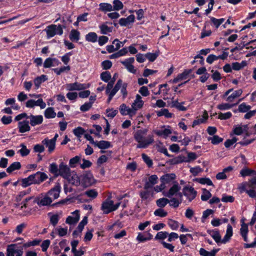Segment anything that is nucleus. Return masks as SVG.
I'll use <instances>...</instances> for the list:
<instances>
[{
  "label": "nucleus",
  "instance_id": "1",
  "mask_svg": "<svg viewBox=\"0 0 256 256\" xmlns=\"http://www.w3.org/2000/svg\"><path fill=\"white\" fill-rule=\"evenodd\" d=\"M148 132V130L147 128L138 130L134 132V139L138 143L136 148H146L154 142L152 135H148L147 137H146Z\"/></svg>",
  "mask_w": 256,
  "mask_h": 256
},
{
  "label": "nucleus",
  "instance_id": "2",
  "mask_svg": "<svg viewBox=\"0 0 256 256\" xmlns=\"http://www.w3.org/2000/svg\"><path fill=\"white\" fill-rule=\"evenodd\" d=\"M98 196V192L96 189H90L83 193L74 196H68L65 198V204L75 202L78 201L80 202H90L95 199Z\"/></svg>",
  "mask_w": 256,
  "mask_h": 256
},
{
  "label": "nucleus",
  "instance_id": "3",
  "mask_svg": "<svg viewBox=\"0 0 256 256\" xmlns=\"http://www.w3.org/2000/svg\"><path fill=\"white\" fill-rule=\"evenodd\" d=\"M65 180H66L68 183L76 186H80V176H78L76 172L71 170L68 166L65 164Z\"/></svg>",
  "mask_w": 256,
  "mask_h": 256
},
{
  "label": "nucleus",
  "instance_id": "4",
  "mask_svg": "<svg viewBox=\"0 0 256 256\" xmlns=\"http://www.w3.org/2000/svg\"><path fill=\"white\" fill-rule=\"evenodd\" d=\"M80 184L83 188H88L94 184L96 182L94 176L90 170H86L80 175Z\"/></svg>",
  "mask_w": 256,
  "mask_h": 256
},
{
  "label": "nucleus",
  "instance_id": "5",
  "mask_svg": "<svg viewBox=\"0 0 256 256\" xmlns=\"http://www.w3.org/2000/svg\"><path fill=\"white\" fill-rule=\"evenodd\" d=\"M50 172L53 174L54 178L60 176L64 178V162H62L59 166L56 163H52L49 167Z\"/></svg>",
  "mask_w": 256,
  "mask_h": 256
},
{
  "label": "nucleus",
  "instance_id": "6",
  "mask_svg": "<svg viewBox=\"0 0 256 256\" xmlns=\"http://www.w3.org/2000/svg\"><path fill=\"white\" fill-rule=\"evenodd\" d=\"M46 32L47 38H48L54 36L56 34L62 35L63 32L62 28L60 25L56 26L52 24L47 26L46 29Z\"/></svg>",
  "mask_w": 256,
  "mask_h": 256
},
{
  "label": "nucleus",
  "instance_id": "7",
  "mask_svg": "<svg viewBox=\"0 0 256 256\" xmlns=\"http://www.w3.org/2000/svg\"><path fill=\"white\" fill-rule=\"evenodd\" d=\"M90 84H80L78 82L74 83L68 84H66V88L68 90H86L90 88Z\"/></svg>",
  "mask_w": 256,
  "mask_h": 256
},
{
  "label": "nucleus",
  "instance_id": "8",
  "mask_svg": "<svg viewBox=\"0 0 256 256\" xmlns=\"http://www.w3.org/2000/svg\"><path fill=\"white\" fill-rule=\"evenodd\" d=\"M52 202V198L46 194L42 198L38 197L35 198L32 201V204H30V206H32L34 204H37L39 206H48Z\"/></svg>",
  "mask_w": 256,
  "mask_h": 256
},
{
  "label": "nucleus",
  "instance_id": "9",
  "mask_svg": "<svg viewBox=\"0 0 256 256\" xmlns=\"http://www.w3.org/2000/svg\"><path fill=\"white\" fill-rule=\"evenodd\" d=\"M183 194L190 202H192L196 197L197 192L192 186H186L183 188Z\"/></svg>",
  "mask_w": 256,
  "mask_h": 256
},
{
  "label": "nucleus",
  "instance_id": "10",
  "mask_svg": "<svg viewBox=\"0 0 256 256\" xmlns=\"http://www.w3.org/2000/svg\"><path fill=\"white\" fill-rule=\"evenodd\" d=\"M16 244H11L8 246L6 256H22L24 252L22 250H16Z\"/></svg>",
  "mask_w": 256,
  "mask_h": 256
},
{
  "label": "nucleus",
  "instance_id": "11",
  "mask_svg": "<svg viewBox=\"0 0 256 256\" xmlns=\"http://www.w3.org/2000/svg\"><path fill=\"white\" fill-rule=\"evenodd\" d=\"M31 176L34 182V184H40L48 178V176L44 172H38L31 174Z\"/></svg>",
  "mask_w": 256,
  "mask_h": 256
},
{
  "label": "nucleus",
  "instance_id": "12",
  "mask_svg": "<svg viewBox=\"0 0 256 256\" xmlns=\"http://www.w3.org/2000/svg\"><path fill=\"white\" fill-rule=\"evenodd\" d=\"M246 218H242L240 220L241 228H240V234L244 240L248 242V224L244 222Z\"/></svg>",
  "mask_w": 256,
  "mask_h": 256
},
{
  "label": "nucleus",
  "instance_id": "13",
  "mask_svg": "<svg viewBox=\"0 0 256 256\" xmlns=\"http://www.w3.org/2000/svg\"><path fill=\"white\" fill-rule=\"evenodd\" d=\"M26 106L27 108H33L35 106H38L40 108L43 109L46 108V104L43 101L42 98H39L37 100H30L26 102Z\"/></svg>",
  "mask_w": 256,
  "mask_h": 256
},
{
  "label": "nucleus",
  "instance_id": "14",
  "mask_svg": "<svg viewBox=\"0 0 256 256\" xmlns=\"http://www.w3.org/2000/svg\"><path fill=\"white\" fill-rule=\"evenodd\" d=\"M192 72V69H185L182 73L178 74L176 78L170 80V82L173 84H176L180 80H186Z\"/></svg>",
  "mask_w": 256,
  "mask_h": 256
},
{
  "label": "nucleus",
  "instance_id": "15",
  "mask_svg": "<svg viewBox=\"0 0 256 256\" xmlns=\"http://www.w3.org/2000/svg\"><path fill=\"white\" fill-rule=\"evenodd\" d=\"M60 186L59 184H56L53 188L50 189L47 193L46 194L52 198V200H54L59 197L60 193Z\"/></svg>",
  "mask_w": 256,
  "mask_h": 256
},
{
  "label": "nucleus",
  "instance_id": "16",
  "mask_svg": "<svg viewBox=\"0 0 256 256\" xmlns=\"http://www.w3.org/2000/svg\"><path fill=\"white\" fill-rule=\"evenodd\" d=\"M180 189L181 186H179L178 182L176 181H174L172 186L164 195L168 198H171L173 196H174L177 193V192H178Z\"/></svg>",
  "mask_w": 256,
  "mask_h": 256
},
{
  "label": "nucleus",
  "instance_id": "17",
  "mask_svg": "<svg viewBox=\"0 0 256 256\" xmlns=\"http://www.w3.org/2000/svg\"><path fill=\"white\" fill-rule=\"evenodd\" d=\"M28 119L30 120L29 123L32 126L39 125L43 122V117L42 115L34 116L31 114L28 116Z\"/></svg>",
  "mask_w": 256,
  "mask_h": 256
},
{
  "label": "nucleus",
  "instance_id": "18",
  "mask_svg": "<svg viewBox=\"0 0 256 256\" xmlns=\"http://www.w3.org/2000/svg\"><path fill=\"white\" fill-rule=\"evenodd\" d=\"M73 216H68L65 221L66 224H75L79 220L80 218V214H79V210H76L72 213Z\"/></svg>",
  "mask_w": 256,
  "mask_h": 256
},
{
  "label": "nucleus",
  "instance_id": "19",
  "mask_svg": "<svg viewBox=\"0 0 256 256\" xmlns=\"http://www.w3.org/2000/svg\"><path fill=\"white\" fill-rule=\"evenodd\" d=\"M112 200H106L102 202L101 206V210L103 211L104 214H108L112 212Z\"/></svg>",
  "mask_w": 256,
  "mask_h": 256
},
{
  "label": "nucleus",
  "instance_id": "20",
  "mask_svg": "<svg viewBox=\"0 0 256 256\" xmlns=\"http://www.w3.org/2000/svg\"><path fill=\"white\" fill-rule=\"evenodd\" d=\"M158 178L156 175L153 174L148 177V180L146 182L144 185V189L148 190L152 188L153 186L158 183Z\"/></svg>",
  "mask_w": 256,
  "mask_h": 256
},
{
  "label": "nucleus",
  "instance_id": "21",
  "mask_svg": "<svg viewBox=\"0 0 256 256\" xmlns=\"http://www.w3.org/2000/svg\"><path fill=\"white\" fill-rule=\"evenodd\" d=\"M94 146H98L99 148L102 150L100 151V153L102 154L106 152V151L102 150L107 149L110 148H112V146L110 142L104 140H102L99 142L96 141Z\"/></svg>",
  "mask_w": 256,
  "mask_h": 256
},
{
  "label": "nucleus",
  "instance_id": "22",
  "mask_svg": "<svg viewBox=\"0 0 256 256\" xmlns=\"http://www.w3.org/2000/svg\"><path fill=\"white\" fill-rule=\"evenodd\" d=\"M18 128L19 129V132L20 133H24L30 131V128L29 126V122L28 120H23L18 122Z\"/></svg>",
  "mask_w": 256,
  "mask_h": 256
},
{
  "label": "nucleus",
  "instance_id": "23",
  "mask_svg": "<svg viewBox=\"0 0 256 256\" xmlns=\"http://www.w3.org/2000/svg\"><path fill=\"white\" fill-rule=\"evenodd\" d=\"M207 232L210 235L216 243L219 246L221 237L219 230L217 229L212 230H208Z\"/></svg>",
  "mask_w": 256,
  "mask_h": 256
},
{
  "label": "nucleus",
  "instance_id": "24",
  "mask_svg": "<svg viewBox=\"0 0 256 256\" xmlns=\"http://www.w3.org/2000/svg\"><path fill=\"white\" fill-rule=\"evenodd\" d=\"M185 156L182 155H180L172 159L167 160L166 163L170 165H176L185 162Z\"/></svg>",
  "mask_w": 256,
  "mask_h": 256
},
{
  "label": "nucleus",
  "instance_id": "25",
  "mask_svg": "<svg viewBox=\"0 0 256 256\" xmlns=\"http://www.w3.org/2000/svg\"><path fill=\"white\" fill-rule=\"evenodd\" d=\"M184 103V102H179L178 100H174L172 99L170 104V107L174 108L180 111H186L187 108L182 106Z\"/></svg>",
  "mask_w": 256,
  "mask_h": 256
},
{
  "label": "nucleus",
  "instance_id": "26",
  "mask_svg": "<svg viewBox=\"0 0 256 256\" xmlns=\"http://www.w3.org/2000/svg\"><path fill=\"white\" fill-rule=\"evenodd\" d=\"M176 176L174 173L166 174L160 178V180L163 184H168L176 178Z\"/></svg>",
  "mask_w": 256,
  "mask_h": 256
},
{
  "label": "nucleus",
  "instance_id": "27",
  "mask_svg": "<svg viewBox=\"0 0 256 256\" xmlns=\"http://www.w3.org/2000/svg\"><path fill=\"white\" fill-rule=\"evenodd\" d=\"M42 144L48 148L50 152H52L55 148L56 142L52 140L46 138L42 141Z\"/></svg>",
  "mask_w": 256,
  "mask_h": 256
},
{
  "label": "nucleus",
  "instance_id": "28",
  "mask_svg": "<svg viewBox=\"0 0 256 256\" xmlns=\"http://www.w3.org/2000/svg\"><path fill=\"white\" fill-rule=\"evenodd\" d=\"M220 250V248H214L210 252H208L204 248H200L199 252L202 256H216Z\"/></svg>",
  "mask_w": 256,
  "mask_h": 256
},
{
  "label": "nucleus",
  "instance_id": "29",
  "mask_svg": "<svg viewBox=\"0 0 256 256\" xmlns=\"http://www.w3.org/2000/svg\"><path fill=\"white\" fill-rule=\"evenodd\" d=\"M69 38L72 42H78L80 39V32L77 30H72L70 33Z\"/></svg>",
  "mask_w": 256,
  "mask_h": 256
},
{
  "label": "nucleus",
  "instance_id": "30",
  "mask_svg": "<svg viewBox=\"0 0 256 256\" xmlns=\"http://www.w3.org/2000/svg\"><path fill=\"white\" fill-rule=\"evenodd\" d=\"M81 156H76L70 159L69 162L70 168H76L78 165L80 164Z\"/></svg>",
  "mask_w": 256,
  "mask_h": 256
},
{
  "label": "nucleus",
  "instance_id": "31",
  "mask_svg": "<svg viewBox=\"0 0 256 256\" xmlns=\"http://www.w3.org/2000/svg\"><path fill=\"white\" fill-rule=\"evenodd\" d=\"M242 92V89H239L234 91L231 94L227 97L226 100L228 102H232L235 98L241 96Z\"/></svg>",
  "mask_w": 256,
  "mask_h": 256
},
{
  "label": "nucleus",
  "instance_id": "32",
  "mask_svg": "<svg viewBox=\"0 0 256 256\" xmlns=\"http://www.w3.org/2000/svg\"><path fill=\"white\" fill-rule=\"evenodd\" d=\"M240 174L243 177L254 176L256 174V170L245 167L240 170Z\"/></svg>",
  "mask_w": 256,
  "mask_h": 256
},
{
  "label": "nucleus",
  "instance_id": "33",
  "mask_svg": "<svg viewBox=\"0 0 256 256\" xmlns=\"http://www.w3.org/2000/svg\"><path fill=\"white\" fill-rule=\"evenodd\" d=\"M128 51L127 48H124L116 52H115L110 56V59L116 58L120 56H125L128 53Z\"/></svg>",
  "mask_w": 256,
  "mask_h": 256
},
{
  "label": "nucleus",
  "instance_id": "34",
  "mask_svg": "<svg viewBox=\"0 0 256 256\" xmlns=\"http://www.w3.org/2000/svg\"><path fill=\"white\" fill-rule=\"evenodd\" d=\"M154 132L157 136H163V137L166 138L168 136L172 134V132L170 129L164 128V130H155Z\"/></svg>",
  "mask_w": 256,
  "mask_h": 256
},
{
  "label": "nucleus",
  "instance_id": "35",
  "mask_svg": "<svg viewBox=\"0 0 256 256\" xmlns=\"http://www.w3.org/2000/svg\"><path fill=\"white\" fill-rule=\"evenodd\" d=\"M86 40L88 42H96L98 40V35L94 32H90L86 35Z\"/></svg>",
  "mask_w": 256,
  "mask_h": 256
},
{
  "label": "nucleus",
  "instance_id": "36",
  "mask_svg": "<svg viewBox=\"0 0 256 256\" xmlns=\"http://www.w3.org/2000/svg\"><path fill=\"white\" fill-rule=\"evenodd\" d=\"M238 102L236 104H229V103H222L221 104H219L217 106L216 108L218 109L221 110H230L234 106H236L238 104Z\"/></svg>",
  "mask_w": 256,
  "mask_h": 256
},
{
  "label": "nucleus",
  "instance_id": "37",
  "mask_svg": "<svg viewBox=\"0 0 256 256\" xmlns=\"http://www.w3.org/2000/svg\"><path fill=\"white\" fill-rule=\"evenodd\" d=\"M120 111L122 116H126L128 114H130L132 112L134 113L132 109L128 108L126 104H122L120 106Z\"/></svg>",
  "mask_w": 256,
  "mask_h": 256
},
{
  "label": "nucleus",
  "instance_id": "38",
  "mask_svg": "<svg viewBox=\"0 0 256 256\" xmlns=\"http://www.w3.org/2000/svg\"><path fill=\"white\" fill-rule=\"evenodd\" d=\"M156 115L158 116H164L166 118H171L172 117L173 114L169 112L168 110L166 108L161 109L159 111L156 112Z\"/></svg>",
  "mask_w": 256,
  "mask_h": 256
},
{
  "label": "nucleus",
  "instance_id": "39",
  "mask_svg": "<svg viewBox=\"0 0 256 256\" xmlns=\"http://www.w3.org/2000/svg\"><path fill=\"white\" fill-rule=\"evenodd\" d=\"M21 168V164L20 162H16L12 164L7 168L6 172L11 173L15 170H18Z\"/></svg>",
  "mask_w": 256,
  "mask_h": 256
},
{
  "label": "nucleus",
  "instance_id": "40",
  "mask_svg": "<svg viewBox=\"0 0 256 256\" xmlns=\"http://www.w3.org/2000/svg\"><path fill=\"white\" fill-rule=\"evenodd\" d=\"M21 185L24 188H26L32 184H34V182L31 176V175L29 176L28 178H22L21 180Z\"/></svg>",
  "mask_w": 256,
  "mask_h": 256
},
{
  "label": "nucleus",
  "instance_id": "41",
  "mask_svg": "<svg viewBox=\"0 0 256 256\" xmlns=\"http://www.w3.org/2000/svg\"><path fill=\"white\" fill-rule=\"evenodd\" d=\"M194 181L199 182L202 184H207L208 186H214L212 181L208 178H196Z\"/></svg>",
  "mask_w": 256,
  "mask_h": 256
},
{
  "label": "nucleus",
  "instance_id": "42",
  "mask_svg": "<svg viewBox=\"0 0 256 256\" xmlns=\"http://www.w3.org/2000/svg\"><path fill=\"white\" fill-rule=\"evenodd\" d=\"M116 76H117V74L115 73L113 76V78H111V79L108 81V84H107V86L106 87V94H108L110 92V90H111V89H112V88H113L114 84V82L116 80Z\"/></svg>",
  "mask_w": 256,
  "mask_h": 256
},
{
  "label": "nucleus",
  "instance_id": "43",
  "mask_svg": "<svg viewBox=\"0 0 256 256\" xmlns=\"http://www.w3.org/2000/svg\"><path fill=\"white\" fill-rule=\"evenodd\" d=\"M44 116L47 118H54L56 116L54 108L50 107L47 108L44 111Z\"/></svg>",
  "mask_w": 256,
  "mask_h": 256
},
{
  "label": "nucleus",
  "instance_id": "44",
  "mask_svg": "<svg viewBox=\"0 0 256 256\" xmlns=\"http://www.w3.org/2000/svg\"><path fill=\"white\" fill-rule=\"evenodd\" d=\"M47 80L46 76L45 75H41L40 76H38L34 80V84L36 88H38L40 84Z\"/></svg>",
  "mask_w": 256,
  "mask_h": 256
},
{
  "label": "nucleus",
  "instance_id": "45",
  "mask_svg": "<svg viewBox=\"0 0 256 256\" xmlns=\"http://www.w3.org/2000/svg\"><path fill=\"white\" fill-rule=\"evenodd\" d=\"M100 10L102 12H110L112 10V6L111 4L108 3H100Z\"/></svg>",
  "mask_w": 256,
  "mask_h": 256
},
{
  "label": "nucleus",
  "instance_id": "46",
  "mask_svg": "<svg viewBox=\"0 0 256 256\" xmlns=\"http://www.w3.org/2000/svg\"><path fill=\"white\" fill-rule=\"evenodd\" d=\"M168 224L169 227L174 230H177L179 228V222L171 218L168 220Z\"/></svg>",
  "mask_w": 256,
  "mask_h": 256
},
{
  "label": "nucleus",
  "instance_id": "47",
  "mask_svg": "<svg viewBox=\"0 0 256 256\" xmlns=\"http://www.w3.org/2000/svg\"><path fill=\"white\" fill-rule=\"evenodd\" d=\"M210 20L212 23L215 26V27L218 28L220 26V24H222L224 22L225 19L224 18L218 19L214 17L211 16L210 17Z\"/></svg>",
  "mask_w": 256,
  "mask_h": 256
},
{
  "label": "nucleus",
  "instance_id": "48",
  "mask_svg": "<svg viewBox=\"0 0 256 256\" xmlns=\"http://www.w3.org/2000/svg\"><path fill=\"white\" fill-rule=\"evenodd\" d=\"M100 79L104 82H108L111 79V74L110 72L104 71L100 75Z\"/></svg>",
  "mask_w": 256,
  "mask_h": 256
},
{
  "label": "nucleus",
  "instance_id": "49",
  "mask_svg": "<svg viewBox=\"0 0 256 256\" xmlns=\"http://www.w3.org/2000/svg\"><path fill=\"white\" fill-rule=\"evenodd\" d=\"M169 202L170 200L164 198H159L156 202V205L160 208L164 207Z\"/></svg>",
  "mask_w": 256,
  "mask_h": 256
},
{
  "label": "nucleus",
  "instance_id": "50",
  "mask_svg": "<svg viewBox=\"0 0 256 256\" xmlns=\"http://www.w3.org/2000/svg\"><path fill=\"white\" fill-rule=\"evenodd\" d=\"M251 108L250 106L247 105L245 102H242L238 106V112L242 113L246 112L250 110Z\"/></svg>",
  "mask_w": 256,
  "mask_h": 256
},
{
  "label": "nucleus",
  "instance_id": "51",
  "mask_svg": "<svg viewBox=\"0 0 256 256\" xmlns=\"http://www.w3.org/2000/svg\"><path fill=\"white\" fill-rule=\"evenodd\" d=\"M56 61L55 58H46L44 63V68H48L51 66H54V64Z\"/></svg>",
  "mask_w": 256,
  "mask_h": 256
},
{
  "label": "nucleus",
  "instance_id": "52",
  "mask_svg": "<svg viewBox=\"0 0 256 256\" xmlns=\"http://www.w3.org/2000/svg\"><path fill=\"white\" fill-rule=\"evenodd\" d=\"M246 64V62L245 61H242L240 64L238 62H234L232 63V68L234 70H239L242 69Z\"/></svg>",
  "mask_w": 256,
  "mask_h": 256
},
{
  "label": "nucleus",
  "instance_id": "53",
  "mask_svg": "<svg viewBox=\"0 0 256 256\" xmlns=\"http://www.w3.org/2000/svg\"><path fill=\"white\" fill-rule=\"evenodd\" d=\"M122 79H119L115 86H114V88L110 90V92L114 94H116L118 92V90L120 89L121 88V86L122 85Z\"/></svg>",
  "mask_w": 256,
  "mask_h": 256
},
{
  "label": "nucleus",
  "instance_id": "54",
  "mask_svg": "<svg viewBox=\"0 0 256 256\" xmlns=\"http://www.w3.org/2000/svg\"><path fill=\"white\" fill-rule=\"evenodd\" d=\"M142 156L143 160L147 164L148 166V168H152L153 165V162L150 158L145 154H142Z\"/></svg>",
  "mask_w": 256,
  "mask_h": 256
},
{
  "label": "nucleus",
  "instance_id": "55",
  "mask_svg": "<svg viewBox=\"0 0 256 256\" xmlns=\"http://www.w3.org/2000/svg\"><path fill=\"white\" fill-rule=\"evenodd\" d=\"M20 146L22 148L18 150V152L22 156H26L30 154V150L26 148L24 144H21Z\"/></svg>",
  "mask_w": 256,
  "mask_h": 256
},
{
  "label": "nucleus",
  "instance_id": "56",
  "mask_svg": "<svg viewBox=\"0 0 256 256\" xmlns=\"http://www.w3.org/2000/svg\"><path fill=\"white\" fill-rule=\"evenodd\" d=\"M73 132L76 136L80 138L82 135H84L85 130L84 128L79 126L74 128L73 130Z\"/></svg>",
  "mask_w": 256,
  "mask_h": 256
},
{
  "label": "nucleus",
  "instance_id": "57",
  "mask_svg": "<svg viewBox=\"0 0 256 256\" xmlns=\"http://www.w3.org/2000/svg\"><path fill=\"white\" fill-rule=\"evenodd\" d=\"M158 56V53H151V52H148L144 55V56L148 58L150 62H154L156 58Z\"/></svg>",
  "mask_w": 256,
  "mask_h": 256
},
{
  "label": "nucleus",
  "instance_id": "58",
  "mask_svg": "<svg viewBox=\"0 0 256 256\" xmlns=\"http://www.w3.org/2000/svg\"><path fill=\"white\" fill-rule=\"evenodd\" d=\"M212 197V194L206 188L203 189V194L201 196V200L202 201H207Z\"/></svg>",
  "mask_w": 256,
  "mask_h": 256
},
{
  "label": "nucleus",
  "instance_id": "59",
  "mask_svg": "<svg viewBox=\"0 0 256 256\" xmlns=\"http://www.w3.org/2000/svg\"><path fill=\"white\" fill-rule=\"evenodd\" d=\"M113 8L112 10H119L122 9L124 7V5L122 2L120 0H114L113 2Z\"/></svg>",
  "mask_w": 256,
  "mask_h": 256
},
{
  "label": "nucleus",
  "instance_id": "60",
  "mask_svg": "<svg viewBox=\"0 0 256 256\" xmlns=\"http://www.w3.org/2000/svg\"><path fill=\"white\" fill-rule=\"evenodd\" d=\"M208 140H211L212 144L216 145L222 142L223 138L218 135H214L212 138H210Z\"/></svg>",
  "mask_w": 256,
  "mask_h": 256
},
{
  "label": "nucleus",
  "instance_id": "61",
  "mask_svg": "<svg viewBox=\"0 0 256 256\" xmlns=\"http://www.w3.org/2000/svg\"><path fill=\"white\" fill-rule=\"evenodd\" d=\"M168 234V232H158L154 238V240H163L165 239Z\"/></svg>",
  "mask_w": 256,
  "mask_h": 256
},
{
  "label": "nucleus",
  "instance_id": "62",
  "mask_svg": "<svg viewBox=\"0 0 256 256\" xmlns=\"http://www.w3.org/2000/svg\"><path fill=\"white\" fill-rule=\"evenodd\" d=\"M232 116V114L230 112L226 113L220 112L218 116V118L221 120H226L229 119Z\"/></svg>",
  "mask_w": 256,
  "mask_h": 256
},
{
  "label": "nucleus",
  "instance_id": "63",
  "mask_svg": "<svg viewBox=\"0 0 256 256\" xmlns=\"http://www.w3.org/2000/svg\"><path fill=\"white\" fill-rule=\"evenodd\" d=\"M169 203L171 206H172L174 208H177L179 206L180 204L182 203V200H179L175 198L172 197L170 200Z\"/></svg>",
  "mask_w": 256,
  "mask_h": 256
},
{
  "label": "nucleus",
  "instance_id": "64",
  "mask_svg": "<svg viewBox=\"0 0 256 256\" xmlns=\"http://www.w3.org/2000/svg\"><path fill=\"white\" fill-rule=\"evenodd\" d=\"M154 214L155 216L164 218L168 215V212L162 208H158L154 212Z\"/></svg>",
  "mask_w": 256,
  "mask_h": 256
}]
</instances>
